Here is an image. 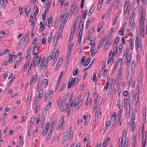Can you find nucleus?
Wrapping results in <instances>:
<instances>
[{"mask_svg": "<svg viewBox=\"0 0 147 147\" xmlns=\"http://www.w3.org/2000/svg\"><path fill=\"white\" fill-rule=\"evenodd\" d=\"M79 69L78 68H76L73 73V76H75L77 75L78 73Z\"/></svg>", "mask_w": 147, "mask_h": 147, "instance_id": "nucleus-35", "label": "nucleus"}, {"mask_svg": "<svg viewBox=\"0 0 147 147\" xmlns=\"http://www.w3.org/2000/svg\"><path fill=\"white\" fill-rule=\"evenodd\" d=\"M35 58V57H34L33 60V65L35 67L36 66V60Z\"/></svg>", "mask_w": 147, "mask_h": 147, "instance_id": "nucleus-49", "label": "nucleus"}, {"mask_svg": "<svg viewBox=\"0 0 147 147\" xmlns=\"http://www.w3.org/2000/svg\"><path fill=\"white\" fill-rule=\"evenodd\" d=\"M133 118H134V119H132L131 122V130L132 131H134L135 130V125H134V117H133Z\"/></svg>", "mask_w": 147, "mask_h": 147, "instance_id": "nucleus-4", "label": "nucleus"}, {"mask_svg": "<svg viewBox=\"0 0 147 147\" xmlns=\"http://www.w3.org/2000/svg\"><path fill=\"white\" fill-rule=\"evenodd\" d=\"M28 41L24 40V41L23 46L25 48L27 45V42Z\"/></svg>", "mask_w": 147, "mask_h": 147, "instance_id": "nucleus-62", "label": "nucleus"}, {"mask_svg": "<svg viewBox=\"0 0 147 147\" xmlns=\"http://www.w3.org/2000/svg\"><path fill=\"white\" fill-rule=\"evenodd\" d=\"M13 20H11L9 21H6V23L7 24H13Z\"/></svg>", "mask_w": 147, "mask_h": 147, "instance_id": "nucleus-58", "label": "nucleus"}, {"mask_svg": "<svg viewBox=\"0 0 147 147\" xmlns=\"http://www.w3.org/2000/svg\"><path fill=\"white\" fill-rule=\"evenodd\" d=\"M10 59H9L8 61L9 63H11L13 62V58L12 57H14L15 56L14 55H9Z\"/></svg>", "mask_w": 147, "mask_h": 147, "instance_id": "nucleus-28", "label": "nucleus"}, {"mask_svg": "<svg viewBox=\"0 0 147 147\" xmlns=\"http://www.w3.org/2000/svg\"><path fill=\"white\" fill-rule=\"evenodd\" d=\"M103 43H104L103 42L100 41V43L97 46V48L99 49V48H100L103 45Z\"/></svg>", "mask_w": 147, "mask_h": 147, "instance_id": "nucleus-53", "label": "nucleus"}, {"mask_svg": "<svg viewBox=\"0 0 147 147\" xmlns=\"http://www.w3.org/2000/svg\"><path fill=\"white\" fill-rule=\"evenodd\" d=\"M61 119H60V120L59 121V123L57 126V129H58L60 128L63 123L64 119L63 118L62 119H61Z\"/></svg>", "mask_w": 147, "mask_h": 147, "instance_id": "nucleus-6", "label": "nucleus"}, {"mask_svg": "<svg viewBox=\"0 0 147 147\" xmlns=\"http://www.w3.org/2000/svg\"><path fill=\"white\" fill-rule=\"evenodd\" d=\"M33 11L34 16V17H36L37 15L38 12V8L36 5H35L34 6Z\"/></svg>", "mask_w": 147, "mask_h": 147, "instance_id": "nucleus-7", "label": "nucleus"}, {"mask_svg": "<svg viewBox=\"0 0 147 147\" xmlns=\"http://www.w3.org/2000/svg\"><path fill=\"white\" fill-rule=\"evenodd\" d=\"M87 10H85L84 11L82 16V18L83 19L85 20V19L87 14Z\"/></svg>", "mask_w": 147, "mask_h": 147, "instance_id": "nucleus-16", "label": "nucleus"}, {"mask_svg": "<svg viewBox=\"0 0 147 147\" xmlns=\"http://www.w3.org/2000/svg\"><path fill=\"white\" fill-rule=\"evenodd\" d=\"M130 48L131 50H133L134 49V40L131 39V40L130 43Z\"/></svg>", "mask_w": 147, "mask_h": 147, "instance_id": "nucleus-22", "label": "nucleus"}, {"mask_svg": "<svg viewBox=\"0 0 147 147\" xmlns=\"http://www.w3.org/2000/svg\"><path fill=\"white\" fill-rule=\"evenodd\" d=\"M128 142H125L123 146V147H128Z\"/></svg>", "mask_w": 147, "mask_h": 147, "instance_id": "nucleus-64", "label": "nucleus"}, {"mask_svg": "<svg viewBox=\"0 0 147 147\" xmlns=\"http://www.w3.org/2000/svg\"><path fill=\"white\" fill-rule=\"evenodd\" d=\"M68 95H65L63 97L62 100H64L66 101V100H67V97H68Z\"/></svg>", "mask_w": 147, "mask_h": 147, "instance_id": "nucleus-59", "label": "nucleus"}, {"mask_svg": "<svg viewBox=\"0 0 147 147\" xmlns=\"http://www.w3.org/2000/svg\"><path fill=\"white\" fill-rule=\"evenodd\" d=\"M28 36L29 35L28 33H27L26 34V35L25 37V38L24 39V40L25 41H28L29 40V38H28Z\"/></svg>", "mask_w": 147, "mask_h": 147, "instance_id": "nucleus-52", "label": "nucleus"}, {"mask_svg": "<svg viewBox=\"0 0 147 147\" xmlns=\"http://www.w3.org/2000/svg\"><path fill=\"white\" fill-rule=\"evenodd\" d=\"M105 45H111V41L110 40H106V43Z\"/></svg>", "mask_w": 147, "mask_h": 147, "instance_id": "nucleus-63", "label": "nucleus"}, {"mask_svg": "<svg viewBox=\"0 0 147 147\" xmlns=\"http://www.w3.org/2000/svg\"><path fill=\"white\" fill-rule=\"evenodd\" d=\"M86 57L85 56H83L82 57L80 66H81L86 61Z\"/></svg>", "mask_w": 147, "mask_h": 147, "instance_id": "nucleus-20", "label": "nucleus"}, {"mask_svg": "<svg viewBox=\"0 0 147 147\" xmlns=\"http://www.w3.org/2000/svg\"><path fill=\"white\" fill-rule=\"evenodd\" d=\"M116 53H115V52L113 51L112 53V56L111 57H110V59H111V61H110V63L112 64L113 62V56H115V55Z\"/></svg>", "mask_w": 147, "mask_h": 147, "instance_id": "nucleus-14", "label": "nucleus"}, {"mask_svg": "<svg viewBox=\"0 0 147 147\" xmlns=\"http://www.w3.org/2000/svg\"><path fill=\"white\" fill-rule=\"evenodd\" d=\"M43 95V90L40 89V90L38 95V98L40 100L41 98Z\"/></svg>", "mask_w": 147, "mask_h": 147, "instance_id": "nucleus-8", "label": "nucleus"}, {"mask_svg": "<svg viewBox=\"0 0 147 147\" xmlns=\"http://www.w3.org/2000/svg\"><path fill=\"white\" fill-rule=\"evenodd\" d=\"M146 138H145L144 140H143L142 143V147H145L146 143Z\"/></svg>", "mask_w": 147, "mask_h": 147, "instance_id": "nucleus-45", "label": "nucleus"}, {"mask_svg": "<svg viewBox=\"0 0 147 147\" xmlns=\"http://www.w3.org/2000/svg\"><path fill=\"white\" fill-rule=\"evenodd\" d=\"M83 102L82 100L81 99H79V100L77 102V107H78V108H79L82 105V103Z\"/></svg>", "mask_w": 147, "mask_h": 147, "instance_id": "nucleus-17", "label": "nucleus"}, {"mask_svg": "<svg viewBox=\"0 0 147 147\" xmlns=\"http://www.w3.org/2000/svg\"><path fill=\"white\" fill-rule=\"evenodd\" d=\"M91 60V58L90 57H89L87 59L86 62V63L84 64V66L85 67L87 66L90 63Z\"/></svg>", "mask_w": 147, "mask_h": 147, "instance_id": "nucleus-15", "label": "nucleus"}, {"mask_svg": "<svg viewBox=\"0 0 147 147\" xmlns=\"http://www.w3.org/2000/svg\"><path fill=\"white\" fill-rule=\"evenodd\" d=\"M82 35L79 36L78 37V43L79 44H80L81 43V40L82 38Z\"/></svg>", "mask_w": 147, "mask_h": 147, "instance_id": "nucleus-48", "label": "nucleus"}, {"mask_svg": "<svg viewBox=\"0 0 147 147\" xmlns=\"http://www.w3.org/2000/svg\"><path fill=\"white\" fill-rule=\"evenodd\" d=\"M117 106L118 109H120L121 107V100L120 99L118 100Z\"/></svg>", "mask_w": 147, "mask_h": 147, "instance_id": "nucleus-33", "label": "nucleus"}, {"mask_svg": "<svg viewBox=\"0 0 147 147\" xmlns=\"http://www.w3.org/2000/svg\"><path fill=\"white\" fill-rule=\"evenodd\" d=\"M91 30H92V31L93 32H94V29H90V30H89V32L88 33V40H89L90 39V37L91 35V34L90 32V31Z\"/></svg>", "mask_w": 147, "mask_h": 147, "instance_id": "nucleus-37", "label": "nucleus"}, {"mask_svg": "<svg viewBox=\"0 0 147 147\" xmlns=\"http://www.w3.org/2000/svg\"><path fill=\"white\" fill-rule=\"evenodd\" d=\"M30 7L29 6H27L26 7V11L25 12V14L27 15L28 13L30 12Z\"/></svg>", "mask_w": 147, "mask_h": 147, "instance_id": "nucleus-24", "label": "nucleus"}, {"mask_svg": "<svg viewBox=\"0 0 147 147\" xmlns=\"http://www.w3.org/2000/svg\"><path fill=\"white\" fill-rule=\"evenodd\" d=\"M131 59V55L129 54L128 55L127 59V63H126V66L127 67H129V64L130 63V61Z\"/></svg>", "mask_w": 147, "mask_h": 147, "instance_id": "nucleus-9", "label": "nucleus"}, {"mask_svg": "<svg viewBox=\"0 0 147 147\" xmlns=\"http://www.w3.org/2000/svg\"><path fill=\"white\" fill-rule=\"evenodd\" d=\"M139 92H137L135 94V100L136 101L135 102V104H137L138 103V100L139 98Z\"/></svg>", "mask_w": 147, "mask_h": 147, "instance_id": "nucleus-13", "label": "nucleus"}, {"mask_svg": "<svg viewBox=\"0 0 147 147\" xmlns=\"http://www.w3.org/2000/svg\"><path fill=\"white\" fill-rule=\"evenodd\" d=\"M74 33H73L72 31L71 32L70 34V37L69 39V40L70 41V42H71V41L72 40L73 38V37L74 36Z\"/></svg>", "mask_w": 147, "mask_h": 147, "instance_id": "nucleus-41", "label": "nucleus"}, {"mask_svg": "<svg viewBox=\"0 0 147 147\" xmlns=\"http://www.w3.org/2000/svg\"><path fill=\"white\" fill-rule=\"evenodd\" d=\"M130 105H129V108H127L126 109V118L127 119H128L129 118L130 113Z\"/></svg>", "mask_w": 147, "mask_h": 147, "instance_id": "nucleus-10", "label": "nucleus"}, {"mask_svg": "<svg viewBox=\"0 0 147 147\" xmlns=\"http://www.w3.org/2000/svg\"><path fill=\"white\" fill-rule=\"evenodd\" d=\"M35 121V118L34 117H32L31 118V120L30 121V123H31V124H32L34 121Z\"/></svg>", "mask_w": 147, "mask_h": 147, "instance_id": "nucleus-55", "label": "nucleus"}, {"mask_svg": "<svg viewBox=\"0 0 147 147\" xmlns=\"http://www.w3.org/2000/svg\"><path fill=\"white\" fill-rule=\"evenodd\" d=\"M63 73V72H62L61 73L60 75L59 76L57 81V83L56 85V86L55 88V90H57V89H58V87L59 86V84L60 83V82L61 80V78L62 77V75Z\"/></svg>", "mask_w": 147, "mask_h": 147, "instance_id": "nucleus-5", "label": "nucleus"}, {"mask_svg": "<svg viewBox=\"0 0 147 147\" xmlns=\"http://www.w3.org/2000/svg\"><path fill=\"white\" fill-rule=\"evenodd\" d=\"M66 102V101L63 100H62L61 102V104L60 105V109L61 107H63V106L65 104Z\"/></svg>", "mask_w": 147, "mask_h": 147, "instance_id": "nucleus-57", "label": "nucleus"}, {"mask_svg": "<svg viewBox=\"0 0 147 147\" xmlns=\"http://www.w3.org/2000/svg\"><path fill=\"white\" fill-rule=\"evenodd\" d=\"M129 27L133 30L135 29L136 28V24L135 23H133L132 22H129Z\"/></svg>", "mask_w": 147, "mask_h": 147, "instance_id": "nucleus-11", "label": "nucleus"}, {"mask_svg": "<svg viewBox=\"0 0 147 147\" xmlns=\"http://www.w3.org/2000/svg\"><path fill=\"white\" fill-rule=\"evenodd\" d=\"M142 20H141L140 22V28H143L144 27V22L143 21V19H142Z\"/></svg>", "mask_w": 147, "mask_h": 147, "instance_id": "nucleus-44", "label": "nucleus"}, {"mask_svg": "<svg viewBox=\"0 0 147 147\" xmlns=\"http://www.w3.org/2000/svg\"><path fill=\"white\" fill-rule=\"evenodd\" d=\"M59 51L58 50H56V52L55 53V54L54 55V58H55L56 59H57L59 54Z\"/></svg>", "mask_w": 147, "mask_h": 147, "instance_id": "nucleus-38", "label": "nucleus"}, {"mask_svg": "<svg viewBox=\"0 0 147 147\" xmlns=\"http://www.w3.org/2000/svg\"><path fill=\"white\" fill-rule=\"evenodd\" d=\"M53 131V130L52 129H51L47 138V140H49L50 139L51 135Z\"/></svg>", "mask_w": 147, "mask_h": 147, "instance_id": "nucleus-18", "label": "nucleus"}, {"mask_svg": "<svg viewBox=\"0 0 147 147\" xmlns=\"http://www.w3.org/2000/svg\"><path fill=\"white\" fill-rule=\"evenodd\" d=\"M7 115V113H4L2 117L1 118V120L2 121H3L5 119V117L6 115Z\"/></svg>", "mask_w": 147, "mask_h": 147, "instance_id": "nucleus-60", "label": "nucleus"}, {"mask_svg": "<svg viewBox=\"0 0 147 147\" xmlns=\"http://www.w3.org/2000/svg\"><path fill=\"white\" fill-rule=\"evenodd\" d=\"M64 24L63 23H61L59 27V32H58V34H60L61 35V32H62L63 28L64 27Z\"/></svg>", "mask_w": 147, "mask_h": 147, "instance_id": "nucleus-12", "label": "nucleus"}, {"mask_svg": "<svg viewBox=\"0 0 147 147\" xmlns=\"http://www.w3.org/2000/svg\"><path fill=\"white\" fill-rule=\"evenodd\" d=\"M116 117V114L115 112H114L113 113L111 116V120L112 121H114Z\"/></svg>", "mask_w": 147, "mask_h": 147, "instance_id": "nucleus-19", "label": "nucleus"}, {"mask_svg": "<svg viewBox=\"0 0 147 147\" xmlns=\"http://www.w3.org/2000/svg\"><path fill=\"white\" fill-rule=\"evenodd\" d=\"M136 47L137 51L138 50L139 47H141L142 45H140L141 40H139L138 38H137L136 40Z\"/></svg>", "mask_w": 147, "mask_h": 147, "instance_id": "nucleus-2", "label": "nucleus"}, {"mask_svg": "<svg viewBox=\"0 0 147 147\" xmlns=\"http://www.w3.org/2000/svg\"><path fill=\"white\" fill-rule=\"evenodd\" d=\"M38 48L37 46H34V47L33 48V52H38Z\"/></svg>", "mask_w": 147, "mask_h": 147, "instance_id": "nucleus-46", "label": "nucleus"}, {"mask_svg": "<svg viewBox=\"0 0 147 147\" xmlns=\"http://www.w3.org/2000/svg\"><path fill=\"white\" fill-rule=\"evenodd\" d=\"M125 25H123L121 28L120 30L119 31L118 34L121 35L123 36L124 35V29Z\"/></svg>", "mask_w": 147, "mask_h": 147, "instance_id": "nucleus-3", "label": "nucleus"}, {"mask_svg": "<svg viewBox=\"0 0 147 147\" xmlns=\"http://www.w3.org/2000/svg\"><path fill=\"white\" fill-rule=\"evenodd\" d=\"M4 0H0V3L2 7L4 6Z\"/></svg>", "mask_w": 147, "mask_h": 147, "instance_id": "nucleus-61", "label": "nucleus"}, {"mask_svg": "<svg viewBox=\"0 0 147 147\" xmlns=\"http://www.w3.org/2000/svg\"><path fill=\"white\" fill-rule=\"evenodd\" d=\"M108 72V70L105 69L104 70V72L103 74V77L105 78L106 76H107V73Z\"/></svg>", "mask_w": 147, "mask_h": 147, "instance_id": "nucleus-32", "label": "nucleus"}, {"mask_svg": "<svg viewBox=\"0 0 147 147\" xmlns=\"http://www.w3.org/2000/svg\"><path fill=\"white\" fill-rule=\"evenodd\" d=\"M134 94L133 93H131V94H129L128 96V100H129L131 101V99H133L134 98Z\"/></svg>", "mask_w": 147, "mask_h": 147, "instance_id": "nucleus-31", "label": "nucleus"}, {"mask_svg": "<svg viewBox=\"0 0 147 147\" xmlns=\"http://www.w3.org/2000/svg\"><path fill=\"white\" fill-rule=\"evenodd\" d=\"M118 16H116L113 22V24L114 25H115L116 24V23L117 20V18H118Z\"/></svg>", "mask_w": 147, "mask_h": 147, "instance_id": "nucleus-51", "label": "nucleus"}, {"mask_svg": "<svg viewBox=\"0 0 147 147\" xmlns=\"http://www.w3.org/2000/svg\"><path fill=\"white\" fill-rule=\"evenodd\" d=\"M30 21H36V18H34L31 15V14L30 15Z\"/></svg>", "mask_w": 147, "mask_h": 147, "instance_id": "nucleus-40", "label": "nucleus"}, {"mask_svg": "<svg viewBox=\"0 0 147 147\" xmlns=\"http://www.w3.org/2000/svg\"><path fill=\"white\" fill-rule=\"evenodd\" d=\"M45 119V115L42 114V120L41 121V124L42 125V127H43V126L44 125Z\"/></svg>", "mask_w": 147, "mask_h": 147, "instance_id": "nucleus-23", "label": "nucleus"}, {"mask_svg": "<svg viewBox=\"0 0 147 147\" xmlns=\"http://www.w3.org/2000/svg\"><path fill=\"white\" fill-rule=\"evenodd\" d=\"M67 84H63L61 87V90L60 91V92H61L63 90L65 87L66 86Z\"/></svg>", "mask_w": 147, "mask_h": 147, "instance_id": "nucleus-25", "label": "nucleus"}, {"mask_svg": "<svg viewBox=\"0 0 147 147\" xmlns=\"http://www.w3.org/2000/svg\"><path fill=\"white\" fill-rule=\"evenodd\" d=\"M92 81L94 82H97V81L96 80V76L95 73H94L93 75V77L92 78Z\"/></svg>", "mask_w": 147, "mask_h": 147, "instance_id": "nucleus-30", "label": "nucleus"}, {"mask_svg": "<svg viewBox=\"0 0 147 147\" xmlns=\"http://www.w3.org/2000/svg\"><path fill=\"white\" fill-rule=\"evenodd\" d=\"M49 122L47 123L45 125V130H46V131H48L49 129Z\"/></svg>", "mask_w": 147, "mask_h": 147, "instance_id": "nucleus-39", "label": "nucleus"}, {"mask_svg": "<svg viewBox=\"0 0 147 147\" xmlns=\"http://www.w3.org/2000/svg\"><path fill=\"white\" fill-rule=\"evenodd\" d=\"M119 40L120 38L118 37H117L114 42L113 45L115 46V45H117V43L119 42Z\"/></svg>", "mask_w": 147, "mask_h": 147, "instance_id": "nucleus-21", "label": "nucleus"}, {"mask_svg": "<svg viewBox=\"0 0 147 147\" xmlns=\"http://www.w3.org/2000/svg\"><path fill=\"white\" fill-rule=\"evenodd\" d=\"M94 7H91V8L90 9V10L89 12L88 13V15L89 16H90L92 13L94 11Z\"/></svg>", "mask_w": 147, "mask_h": 147, "instance_id": "nucleus-34", "label": "nucleus"}, {"mask_svg": "<svg viewBox=\"0 0 147 147\" xmlns=\"http://www.w3.org/2000/svg\"><path fill=\"white\" fill-rule=\"evenodd\" d=\"M90 102L91 103V99L90 98H88L87 99L86 102V105H88Z\"/></svg>", "mask_w": 147, "mask_h": 147, "instance_id": "nucleus-47", "label": "nucleus"}, {"mask_svg": "<svg viewBox=\"0 0 147 147\" xmlns=\"http://www.w3.org/2000/svg\"><path fill=\"white\" fill-rule=\"evenodd\" d=\"M45 25L43 24V25L40 27L39 29L41 31H42L45 28Z\"/></svg>", "mask_w": 147, "mask_h": 147, "instance_id": "nucleus-56", "label": "nucleus"}, {"mask_svg": "<svg viewBox=\"0 0 147 147\" xmlns=\"http://www.w3.org/2000/svg\"><path fill=\"white\" fill-rule=\"evenodd\" d=\"M43 82L44 84H45V87H46L48 85V80L47 79H45L43 80Z\"/></svg>", "mask_w": 147, "mask_h": 147, "instance_id": "nucleus-42", "label": "nucleus"}, {"mask_svg": "<svg viewBox=\"0 0 147 147\" xmlns=\"http://www.w3.org/2000/svg\"><path fill=\"white\" fill-rule=\"evenodd\" d=\"M66 9H63L61 13V16L64 17L66 13Z\"/></svg>", "mask_w": 147, "mask_h": 147, "instance_id": "nucleus-29", "label": "nucleus"}, {"mask_svg": "<svg viewBox=\"0 0 147 147\" xmlns=\"http://www.w3.org/2000/svg\"><path fill=\"white\" fill-rule=\"evenodd\" d=\"M80 24H81V29H83L84 28V22L83 20H81L80 21Z\"/></svg>", "mask_w": 147, "mask_h": 147, "instance_id": "nucleus-54", "label": "nucleus"}, {"mask_svg": "<svg viewBox=\"0 0 147 147\" xmlns=\"http://www.w3.org/2000/svg\"><path fill=\"white\" fill-rule=\"evenodd\" d=\"M75 7H74L73 5H72V7H71V11L70 12V14L71 15H72V14L73 13V12L75 10Z\"/></svg>", "mask_w": 147, "mask_h": 147, "instance_id": "nucleus-43", "label": "nucleus"}, {"mask_svg": "<svg viewBox=\"0 0 147 147\" xmlns=\"http://www.w3.org/2000/svg\"><path fill=\"white\" fill-rule=\"evenodd\" d=\"M76 78H75L74 79L73 78H72V79L69 80L68 85V88L69 89L71 88V86H72L75 84L76 81Z\"/></svg>", "mask_w": 147, "mask_h": 147, "instance_id": "nucleus-1", "label": "nucleus"}, {"mask_svg": "<svg viewBox=\"0 0 147 147\" xmlns=\"http://www.w3.org/2000/svg\"><path fill=\"white\" fill-rule=\"evenodd\" d=\"M140 34L142 37H144V28H140Z\"/></svg>", "mask_w": 147, "mask_h": 147, "instance_id": "nucleus-26", "label": "nucleus"}, {"mask_svg": "<svg viewBox=\"0 0 147 147\" xmlns=\"http://www.w3.org/2000/svg\"><path fill=\"white\" fill-rule=\"evenodd\" d=\"M94 41V40H90V45H91V50H90L91 51V50L92 48V47H93V48H94L95 47V42H94V43L92 42H93Z\"/></svg>", "mask_w": 147, "mask_h": 147, "instance_id": "nucleus-27", "label": "nucleus"}, {"mask_svg": "<svg viewBox=\"0 0 147 147\" xmlns=\"http://www.w3.org/2000/svg\"><path fill=\"white\" fill-rule=\"evenodd\" d=\"M136 69V64H131V70L132 72L134 71Z\"/></svg>", "mask_w": 147, "mask_h": 147, "instance_id": "nucleus-36", "label": "nucleus"}, {"mask_svg": "<svg viewBox=\"0 0 147 147\" xmlns=\"http://www.w3.org/2000/svg\"><path fill=\"white\" fill-rule=\"evenodd\" d=\"M60 35V34H56L54 39V40H56V42L59 38V36Z\"/></svg>", "mask_w": 147, "mask_h": 147, "instance_id": "nucleus-50", "label": "nucleus"}]
</instances>
